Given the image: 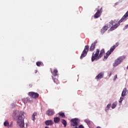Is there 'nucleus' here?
Segmentation results:
<instances>
[{
    "instance_id": "obj_1",
    "label": "nucleus",
    "mask_w": 128,
    "mask_h": 128,
    "mask_svg": "<svg viewBox=\"0 0 128 128\" xmlns=\"http://www.w3.org/2000/svg\"><path fill=\"white\" fill-rule=\"evenodd\" d=\"M120 26V24H116V21L112 20L109 23L107 24V26H105L102 27L101 29V34H104L108 30V29L110 28V30H114L116 28H118V26Z\"/></svg>"
},
{
    "instance_id": "obj_2",
    "label": "nucleus",
    "mask_w": 128,
    "mask_h": 128,
    "mask_svg": "<svg viewBox=\"0 0 128 128\" xmlns=\"http://www.w3.org/2000/svg\"><path fill=\"white\" fill-rule=\"evenodd\" d=\"M104 50L103 48L100 51V49H96V52L92 53V62H94V60H100L104 56Z\"/></svg>"
},
{
    "instance_id": "obj_3",
    "label": "nucleus",
    "mask_w": 128,
    "mask_h": 128,
    "mask_svg": "<svg viewBox=\"0 0 128 128\" xmlns=\"http://www.w3.org/2000/svg\"><path fill=\"white\" fill-rule=\"evenodd\" d=\"M24 112H22L19 114L17 119V124L20 128H22L24 126Z\"/></svg>"
},
{
    "instance_id": "obj_4",
    "label": "nucleus",
    "mask_w": 128,
    "mask_h": 128,
    "mask_svg": "<svg viewBox=\"0 0 128 128\" xmlns=\"http://www.w3.org/2000/svg\"><path fill=\"white\" fill-rule=\"evenodd\" d=\"M120 44V43L118 42H117L115 45H114L112 46L110 50L107 52L106 53V55L104 56V58L103 59V60H108V58L110 56V54H112V52L116 50V48H118V45Z\"/></svg>"
},
{
    "instance_id": "obj_5",
    "label": "nucleus",
    "mask_w": 128,
    "mask_h": 128,
    "mask_svg": "<svg viewBox=\"0 0 128 128\" xmlns=\"http://www.w3.org/2000/svg\"><path fill=\"white\" fill-rule=\"evenodd\" d=\"M89 48H90V46H88V45L85 46L80 56V60H82L84 58L85 56H86V54H88V52Z\"/></svg>"
},
{
    "instance_id": "obj_6",
    "label": "nucleus",
    "mask_w": 128,
    "mask_h": 128,
    "mask_svg": "<svg viewBox=\"0 0 128 128\" xmlns=\"http://www.w3.org/2000/svg\"><path fill=\"white\" fill-rule=\"evenodd\" d=\"M124 60V56H120V58H117L113 64V66H114V68L118 66Z\"/></svg>"
},
{
    "instance_id": "obj_7",
    "label": "nucleus",
    "mask_w": 128,
    "mask_h": 128,
    "mask_svg": "<svg viewBox=\"0 0 128 128\" xmlns=\"http://www.w3.org/2000/svg\"><path fill=\"white\" fill-rule=\"evenodd\" d=\"M102 8H101L100 9H98V8H96V10H97V12L94 15V18H98L102 14Z\"/></svg>"
},
{
    "instance_id": "obj_8",
    "label": "nucleus",
    "mask_w": 128,
    "mask_h": 128,
    "mask_svg": "<svg viewBox=\"0 0 128 128\" xmlns=\"http://www.w3.org/2000/svg\"><path fill=\"white\" fill-rule=\"evenodd\" d=\"M28 96L32 98H38L40 96V94L34 92H29L28 94Z\"/></svg>"
},
{
    "instance_id": "obj_9",
    "label": "nucleus",
    "mask_w": 128,
    "mask_h": 128,
    "mask_svg": "<svg viewBox=\"0 0 128 128\" xmlns=\"http://www.w3.org/2000/svg\"><path fill=\"white\" fill-rule=\"evenodd\" d=\"M98 44V41L95 40L94 43L91 44V46L90 48V52H94L96 49V46Z\"/></svg>"
},
{
    "instance_id": "obj_10",
    "label": "nucleus",
    "mask_w": 128,
    "mask_h": 128,
    "mask_svg": "<svg viewBox=\"0 0 128 128\" xmlns=\"http://www.w3.org/2000/svg\"><path fill=\"white\" fill-rule=\"evenodd\" d=\"M71 122H72V126H78V120L76 118L72 119Z\"/></svg>"
},
{
    "instance_id": "obj_11",
    "label": "nucleus",
    "mask_w": 128,
    "mask_h": 128,
    "mask_svg": "<svg viewBox=\"0 0 128 128\" xmlns=\"http://www.w3.org/2000/svg\"><path fill=\"white\" fill-rule=\"evenodd\" d=\"M104 78V73L100 72L97 76L96 77V80H100L102 78Z\"/></svg>"
},
{
    "instance_id": "obj_12",
    "label": "nucleus",
    "mask_w": 128,
    "mask_h": 128,
    "mask_svg": "<svg viewBox=\"0 0 128 128\" xmlns=\"http://www.w3.org/2000/svg\"><path fill=\"white\" fill-rule=\"evenodd\" d=\"M45 124L46 126H52L54 122L52 120H48L45 122Z\"/></svg>"
},
{
    "instance_id": "obj_13",
    "label": "nucleus",
    "mask_w": 128,
    "mask_h": 128,
    "mask_svg": "<svg viewBox=\"0 0 128 128\" xmlns=\"http://www.w3.org/2000/svg\"><path fill=\"white\" fill-rule=\"evenodd\" d=\"M54 114V112L52 110H49L46 112V114L48 116H52Z\"/></svg>"
},
{
    "instance_id": "obj_14",
    "label": "nucleus",
    "mask_w": 128,
    "mask_h": 128,
    "mask_svg": "<svg viewBox=\"0 0 128 128\" xmlns=\"http://www.w3.org/2000/svg\"><path fill=\"white\" fill-rule=\"evenodd\" d=\"M84 121L85 122H86L88 126H92V122L88 119H86L84 120Z\"/></svg>"
},
{
    "instance_id": "obj_15",
    "label": "nucleus",
    "mask_w": 128,
    "mask_h": 128,
    "mask_svg": "<svg viewBox=\"0 0 128 128\" xmlns=\"http://www.w3.org/2000/svg\"><path fill=\"white\" fill-rule=\"evenodd\" d=\"M128 92V90H126V88H124L123 90V91L122 94V96H126V92Z\"/></svg>"
},
{
    "instance_id": "obj_16",
    "label": "nucleus",
    "mask_w": 128,
    "mask_h": 128,
    "mask_svg": "<svg viewBox=\"0 0 128 128\" xmlns=\"http://www.w3.org/2000/svg\"><path fill=\"white\" fill-rule=\"evenodd\" d=\"M54 120L55 124H58V122H60V118L58 117H55L54 118Z\"/></svg>"
},
{
    "instance_id": "obj_17",
    "label": "nucleus",
    "mask_w": 128,
    "mask_h": 128,
    "mask_svg": "<svg viewBox=\"0 0 128 128\" xmlns=\"http://www.w3.org/2000/svg\"><path fill=\"white\" fill-rule=\"evenodd\" d=\"M20 114V112L18 111V110L14 111L12 114V116L14 118L16 116H18V114Z\"/></svg>"
},
{
    "instance_id": "obj_18",
    "label": "nucleus",
    "mask_w": 128,
    "mask_h": 128,
    "mask_svg": "<svg viewBox=\"0 0 128 128\" xmlns=\"http://www.w3.org/2000/svg\"><path fill=\"white\" fill-rule=\"evenodd\" d=\"M22 100H23V102H24V104H26V102H30V98H28V97H27L25 98H24Z\"/></svg>"
},
{
    "instance_id": "obj_19",
    "label": "nucleus",
    "mask_w": 128,
    "mask_h": 128,
    "mask_svg": "<svg viewBox=\"0 0 128 128\" xmlns=\"http://www.w3.org/2000/svg\"><path fill=\"white\" fill-rule=\"evenodd\" d=\"M62 124H64V128H66V124H68V123L66 122V120L64 119L62 120Z\"/></svg>"
},
{
    "instance_id": "obj_20",
    "label": "nucleus",
    "mask_w": 128,
    "mask_h": 128,
    "mask_svg": "<svg viewBox=\"0 0 128 128\" xmlns=\"http://www.w3.org/2000/svg\"><path fill=\"white\" fill-rule=\"evenodd\" d=\"M36 65L37 66H44V64L42 63V62H36Z\"/></svg>"
},
{
    "instance_id": "obj_21",
    "label": "nucleus",
    "mask_w": 128,
    "mask_h": 128,
    "mask_svg": "<svg viewBox=\"0 0 128 128\" xmlns=\"http://www.w3.org/2000/svg\"><path fill=\"white\" fill-rule=\"evenodd\" d=\"M116 106H118V102H114L112 105V109L116 108Z\"/></svg>"
},
{
    "instance_id": "obj_22",
    "label": "nucleus",
    "mask_w": 128,
    "mask_h": 128,
    "mask_svg": "<svg viewBox=\"0 0 128 128\" xmlns=\"http://www.w3.org/2000/svg\"><path fill=\"white\" fill-rule=\"evenodd\" d=\"M58 70L55 69L53 71V75L54 76H58Z\"/></svg>"
},
{
    "instance_id": "obj_23",
    "label": "nucleus",
    "mask_w": 128,
    "mask_h": 128,
    "mask_svg": "<svg viewBox=\"0 0 128 128\" xmlns=\"http://www.w3.org/2000/svg\"><path fill=\"white\" fill-rule=\"evenodd\" d=\"M36 112H34L32 115V120L34 122L36 120Z\"/></svg>"
},
{
    "instance_id": "obj_24",
    "label": "nucleus",
    "mask_w": 128,
    "mask_h": 128,
    "mask_svg": "<svg viewBox=\"0 0 128 128\" xmlns=\"http://www.w3.org/2000/svg\"><path fill=\"white\" fill-rule=\"evenodd\" d=\"M110 104H108L106 107V108H105V111L106 112H108V110H110Z\"/></svg>"
},
{
    "instance_id": "obj_25",
    "label": "nucleus",
    "mask_w": 128,
    "mask_h": 128,
    "mask_svg": "<svg viewBox=\"0 0 128 128\" xmlns=\"http://www.w3.org/2000/svg\"><path fill=\"white\" fill-rule=\"evenodd\" d=\"M4 126H10V124L8 123V121L6 120L5 122H4Z\"/></svg>"
},
{
    "instance_id": "obj_26",
    "label": "nucleus",
    "mask_w": 128,
    "mask_h": 128,
    "mask_svg": "<svg viewBox=\"0 0 128 128\" xmlns=\"http://www.w3.org/2000/svg\"><path fill=\"white\" fill-rule=\"evenodd\" d=\"M58 114L59 116H62V118H66V115L64 112H60L58 113Z\"/></svg>"
},
{
    "instance_id": "obj_27",
    "label": "nucleus",
    "mask_w": 128,
    "mask_h": 128,
    "mask_svg": "<svg viewBox=\"0 0 128 128\" xmlns=\"http://www.w3.org/2000/svg\"><path fill=\"white\" fill-rule=\"evenodd\" d=\"M53 80H54V82L55 84H60V81H58V79H56V78H55V79L53 78Z\"/></svg>"
},
{
    "instance_id": "obj_28",
    "label": "nucleus",
    "mask_w": 128,
    "mask_h": 128,
    "mask_svg": "<svg viewBox=\"0 0 128 128\" xmlns=\"http://www.w3.org/2000/svg\"><path fill=\"white\" fill-rule=\"evenodd\" d=\"M124 100V98H120V100H119V102L120 104H122V102Z\"/></svg>"
},
{
    "instance_id": "obj_29",
    "label": "nucleus",
    "mask_w": 128,
    "mask_h": 128,
    "mask_svg": "<svg viewBox=\"0 0 128 128\" xmlns=\"http://www.w3.org/2000/svg\"><path fill=\"white\" fill-rule=\"evenodd\" d=\"M116 78H118V75L117 74L114 76V80H116Z\"/></svg>"
},
{
    "instance_id": "obj_30",
    "label": "nucleus",
    "mask_w": 128,
    "mask_h": 128,
    "mask_svg": "<svg viewBox=\"0 0 128 128\" xmlns=\"http://www.w3.org/2000/svg\"><path fill=\"white\" fill-rule=\"evenodd\" d=\"M128 28V25H126L125 26H124V30H126V28Z\"/></svg>"
},
{
    "instance_id": "obj_31",
    "label": "nucleus",
    "mask_w": 128,
    "mask_h": 128,
    "mask_svg": "<svg viewBox=\"0 0 128 128\" xmlns=\"http://www.w3.org/2000/svg\"><path fill=\"white\" fill-rule=\"evenodd\" d=\"M118 2H116L115 4H114V6H118Z\"/></svg>"
},
{
    "instance_id": "obj_32",
    "label": "nucleus",
    "mask_w": 128,
    "mask_h": 128,
    "mask_svg": "<svg viewBox=\"0 0 128 128\" xmlns=\"http://www.w3.org/2000/svg\"><path fill=\"white\" fill-rule=\"evenodd\" d=\"M112 76V73H110V74H109V76Z\"/></svg>"
},
{
    "instance_id": "obj_33",
    "label": "nucleus",
    "mask_w": 128,
    "mask_h": 128,
    "mask_svg": "<svg viewBox=\"0 0 128 128\" xmlns=\"http://www.w3.org/2000/svg\"><path fill=\"white\" fill-rule=\"evenodd\" d=\"M58 90H60V88H58Z\"/></svg>"
},
{
    "instance_id": "obj_34",
    "label": "nucleus",
    "mask_w": 128,
    "mask_h": 128,
    "mask_svg": "<svg viewBox=\"0 0 128 128\" xmlns=\"http://www.w3.org/2000/svg\"><path fill=\"white\" fill-rule=\"evenodd\" d=\"M128 26V24H127Z\"/></svg>"
}]
</instances>
